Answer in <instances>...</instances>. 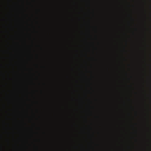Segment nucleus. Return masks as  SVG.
Listing matches in <instances>:
<instances>
[{
  "label": "nucleus",
  "mask_w": 151,
  "mask_h": 151,
  "mask_svg": "<svg viewBox=\"0 0 151 151\" xmlns=\"http://www.w3.org/2000/svg\"><path fill=\"white\" fill-rule=\"evenodd\" d=\"M8 126L9 127V123L8 124Z\"/></svg>",
  "instance_id": "nucleus-2"
},
{
  "label": "nucleus",
  "mask_w": 151,
  "mask_h": 151,
  "mask_svg": "<svg viewBox=\"0 0 151 151\" xmlns=\"http://www.w3.org/2000/svg\"><path fill=\"white\" fill-rule=\"evenodd\" d=\"M7 141H8V145H9V143H10V142H9V140L8 139V140H7Z\"/></svg>",
  "instance_id": "nucleus-1"
},
{
  "label": "nucleus",
  "mask_w": 151,
  "mask_h": 151,
  "mask_svg": "<svg viewBox=\"0 0 151 151\" xmlns=\"http://www.w3.org/2000/svg\"><path fill=\"white\" fill-rule=\"evenodd\" d=\"M7 32H8V34H9V32L7 31Z\"/></svg>",
  "instance_id": "nucleus-3"
}]
</instances>
